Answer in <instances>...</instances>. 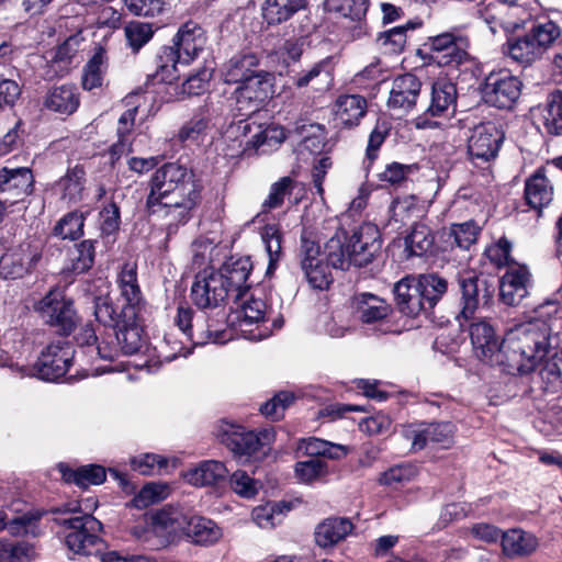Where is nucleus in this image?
I'll return each mask as SVG.
<instances>
[{
    "label": "nucleus",
    "mask_w": 562,
    "mask_h": 562,
    "mask_svg": "<svg viewBox=\"0 0 562 562\" xmlns=\"http://www.w3.org/2000/svg\"><path fill=\"white\" fill-rule=\"evenodd\" d=\"M419 289L415 277H405L394 285L395 303L401 313L415 317L427 311Z\"/></svg>",
    "instance_id": "nucleus-27"
},
{
    "label": "nucleus",
    "mask_w": 562,
    "mask_h": 562,
    "mask_svg": "<svg viewBox=\"0 0 562 562\" xmlns=\"http://www.w3.org/2000/svg\"><path fill=\"white\" fill-rule=\"evenodd\" d=\"M521 81L507 70L490 74L485 79V101L499 109L510 108L519 98Z\"/></svg>",
    "instance_id": "nucleus-17"
},
{
    "label": "nucleus",
    "mask_w": 562,
    "mask_h": 562,
    "mask_svg": "<svg viewBox=\"0 0 562 562\" xmlns=\"http://www.w3.org/2000/svg\"><path fill=\"white\" fill-rule=\"evenodd\" d=\"M235 303L241 325H251L265 321L267 305L261 297H256L254 294L248 295L246 291L241 294H236Z\"/></svg>",
    "instance_id": "nucleus-46"
},
{
    "label": "nucleus",
    "mask_w": 562,
    "mask_h": 562,
    "mask_svg": "<svg viewBox=\"0 0 562 562\" xmlns=\"http://www.w3.org/2000/svg\"><path fill=\"white\" fill-rule=\"evenodd\" d=\"M65 544L74 554L97 557L101 562H158L145 554L123 555L117 551H105V542L98 536L101 522L90 514L63 520Z\"/></svg>",
    "instance_id": "nucleus-3"
},
{
    "label": "nucleus",
    "mask_w": 562,
    "mask_h": 562,
    "mask_svg": "<svg viewBox=\"0 0 562 562\" xmlns=\"http://www.w3.org/2000/svg\"><path fill=\"white\" fill-rule=\"evenodd\" d=\"M368 102L360 94H345L337 98L334 104V114L336 121L346 127L359 125L366 115Z\"/></svg>",
    "instance_id": "nucleus-33"
},
{
    "label": "nucleus",
    "mask_w": 562,
    "mask_h": 562,
    "mask_svg": "<svg viewBox=\"0 0 562 562\" xmlns=\"http://www.w3.org/2000/svg\"><path fill=\"white\" fill-rule=\"evenodd\" d=\"M261 238L269 257L267 273H271L282 258V233L277 224H268L262 228Z\"/></svg>",
    "instance_id": "nucleus-53"
},
{
    "label": "nucleus",
    "mask_w": 562,
    "mask_h": 562,
    "mask_svg": "<svg viewBox=\"0 0 562 562\" xmlns=\"http://www.w3.org/2000/svg\"><path fill=\"white\" fill-rule=\"evenodd\" d=\"M0 557L1 562H33L37 552L35 546L26 541H2Z\"/></svg>",
    "instance_id": "nucleus-59"
},
{
    "label": "nucleus",
    "mask_w": 562,
    "mask_h": 562,
    "mask_svg": "<svg viewBox=\"0 0 562 562\" xmlns=\"http://www.w3.org/2000/svg\"><path fill=\"white\" fill-rule=\"evenodd\" d=\"M37 517L29 513L10 517L7 510H0V531L8 529L13 536H23L33 532Z\"/></svg>",
    "instance_id": "nucleus-61"
},
{
    "label": "nucleus",
    "mask_w": 562,
    "mask_h": 562,
    "mask_svg": "<svg viewBox=\"0 0 562 562\" xmlns=\"http://www.w3.org/2000/svg\"><path fill=\"white\" fill-rule=\"evenodd\" d=\"M95 240L85 239L75 246L70 252L71 271L75 273H83L88 271L94 262Z\"/></svg>",
    "instance_id": "nucleus-62"
},
{
    "label": "nucleus",
    "mask_w": 562,
    "mask_h": 562,
    "mask_svg": "<svg viewBox=\"0 0 562 562\" xmlns=\"http://www.w3.org/2000/svg\"><path fill=\"white\" fill-rule=\"evenodd\" d=\"M221 442L238 459L249 460L263 453L272 435L269 430L255 432L244 427L224 423L217 434Z\"/></svg>",
    "instance_id": "nucleus-8"
},
{
    "label": "nucleus",
    "mask_w": 562,
    "mask_h": 562,
    "mask_svg": "<svg viewBox=\"0 0 562 562\" xmlns=\"http://www.w3.org/2000/svg\"><path fill=\"white\" fill-rule=\"evenodd\" d=\"M531 276L524 265H509L499 282V296L508 306L518 305L528 295Z\"/></svg>",
    "instance_id": "nucleus-23"
},
{
    "label": "nucleus",
    "mask_w": 562,
    "mask_h": 562,
    "mask_svg": "<svg viewBox=\"0 0 562 562\" xmlns=\"http://www.w3.org/2000/svg\"><path fill=\"white\" fill-rule=\"evenodd\" d=\"M116 283L121 297L125 302L122 308L140 311L143 295L138 284L136 263H124L117 273Z\"/></svg>",
    "instance_id": "nucleus-32"
},
{
    "label": "nucleus",
    "mask_w": 562,
    "mask_h": 562,
    "mask_svg": "<svg viewBox=\"0 0 562 562\" xmlns=\"http://www.w3.org/2000/svg\"><path fill=\"white\" fill-rule=\"evenodd\" d=\"M205 43V32L199 24L191 21L183 24L173 38V45L162 48L156 78L167 83L177 80V65L190 64L203 50Z\"/></svg>",
    "instance_id": "nucleus-4"
},
{
    "label": "nucleus",
    "mask_w": 562,
    "mask_h": 562,
    "mask_svg": "<svg viewBox=\"0 0 562 562\" xmlns=\"http://www.w3.org/2000/svg\"><path fill=\"white\" fill-rule=\"evenodd\" d=\"M76 350L67 340H57L49 344L34 363L33 378L44 381H56L64 376L72 366Z\"/></svg>",
    "instance_id": "nucleus-11"
},
{
    "label": "nucleus",
    "mask_w": 562,
    "mask_h": 562,
    "mask_svg": "<svg viewBox=\"0 0 562 562\" xmlns=\"http://www.w3.org/2000/svg\"><path fill=\"white\" fill-rule=\"evenodd\" d=\"M42 254V246L36 241H23L8 248L0 257V276L3 279H19L32 273Z\"/></svg>",
    "instance_id": "nucleus-13"
},
{
    "label": "nucleus",
    "mask_w": 562,
    "mask_h": 562,
    "mask_svg": "<svg viewBox=\"0 0 562 562\" xmlns=\"http://www.w3.org/2000/svg\"><path fill=\"white\" fill-rule=\"evenodd\" d=\"M352 304L356 317L363 324L380 323L391 313V306L383 299L371 293L355 295Z\"/></svg>",
    "instance_id": "nucleus-31"
},
{
    "label": "nucleus",
    "mask_w": 562,
    "mask_h": 562,
    "mask_svg": "<svg viewBox=\"0 0 562 562\" xmlns=\"http://www.w3.org/2000/svg\"><path fill=\"white\" fill-rule=\"evenodd\" d=\"M33 183L32 171L26 168H2L0 169V190L7 191L19 189L23 193H29Z\"/></svg>",
    "instance_id": "nucleus-55"
},
{
    "label": "nucleus",
    "mask_w": 562,
    "mask_h": 562,
    "mask_svg": "<svg viewBox=\"0 0 562 562\" xmlns=\"http://www.w3.org/2000/svg\"><path fill=\"white\" fill-rule=\"evenodd\" d=\"M537 9L536 0L533 2L483 0L479 4L477 14L488 25L493 34L497 33L498 30L512 33L525 29L532 21L533 12Z\"/></svg>",
    "instance_id": "nucleus-5"
},
{
    "label": "nucleus",
    "mask_w": 562,
    "mask_h": 562,
    "mask_svg": "<svg viewBox=\"0 0 562 562\" xmlns=\"http://www.w3.org/2000/svg\"><path fill=\"white\" fill-rule=\"evenodd\" d=\"M544 328L535 323H520L509 328L499 342L494 327L487 321L470 325V338L475 357L490 366H497L507 374L527 376L549 346Z\"/></svg>",
    "instance_id": "nucleus-1"
},
{
    "label": "nucleus",
    "mask_w": 562,
    "mask_h": 562,
    "mask_svg": "<svg viewBox=\"0 0 562 562\" xmlns=\"http://www.w3.org/2000/svg\"><path fill=\"white\" fill-rule=\"evenodd\" d=\"M306 0H265L262 16L268 24H280L305 7Z\"/></svg>",
    "instance_id": "nucleus-47"
},
{
    "label": "nucleus",
    "mask_w": 562,
    "mask_h": 562,
    "mask_svg": "<svg viewBox=\"0 0 562 562\" xmlns=\"http://www.w3.org/2000/svg\"><path fill=\"white\" fill-rule=\"evenodd\" d=\"M553 198V187L544 176L542 169H538L529 177L525 184V199L536 210L547 206Z\"/></svg>",
    "instance_id": "nucleus-39"
},
{
    "label": "nucleus",
    "mask_w": 562,
    "mask_h": 562,
    "mask_svg": "<svg viewBox=\"0 0 562 562\" xmlns=\"http://www.w3.org/2000/svg\"><path fill=\"white\" fill-rule=\"evenodd\" d=\"M457 105V88L453 82L447 78H438L431 87L430 104L425 114L414 120V125L418 130L435 128L439 123L432 119L436 116L453 113Z\"/></svg>",
    "instance_id": "nucleus-15"
},
{
    "label": "nucleus",
    "mask_w": 562,
    "mask_h": 562,
    "mask_svg": "<svg viewBox=\"0 0 562 562\" xmlns=\"http://www.w3.org/2000/svg\"><path fill=\"white\" fill-rule=\"evenodd\" d=\"M148 188L147 209L167 218L169 232L188 223L201 201V186L193 171L176 162L156 169Z\"/></svg>",
    "instance_id": "nucleus-2"
},
{
    "label": "nucleus",
    "mask_w": 562,
    "mask_h": 562,
    "mask_svg": "<svg viewBox=\"0 0 562 562\" xmlns=\"http://www.w3.org/2000/svg\"><path fill=\"white\" fill-rule=\"evenodd\" d=\"M35 311L46 324L66 336L72 333L78 321L72 301L60 290L49 291L37 302Z\"/></svg>",
    "instance_id": "nucleus-10"
},
{
    "label": "nucleus",
    "mask_w": 562,
    "mask_h": 562,
    "mask_svg": "<svg viewBox=\"0 0 562 562\" xmlns=\"http://www.w3.org/2000/svg\"><path fill=\"white\" fill-rule=\"evenodd\" d=\"M297 451H301L310 457L323 456L330 459H338L346 454L345 447L316 437L301 439L297 443Z\"/></svg>",
    "instance_id": "nucleus-52"
},
{
    "label": "nucleus",
    "mask_w": 562,
    "mask_h": 562,
    "mask_svg": "<svg viewBox=\"0 0 562 562\" xmlns=\"http://www.w3.org/2000/svg\"><path fill=\"white\" fill-rule=\"evenodd\" d=\"M559 303L555 300H546L539 304L535 310V316L527 323L543 324L550 327L551 334L559 336L557 329L562 328V319L559 315Z\"/></svg>",
    "instance_id": "nucleus-58"
},
{
    "label": "nucleus",
    "mask_w": 562,
    "mask_h": 562,
    "mask_svg": "<svg viewBox=\"0 0 562 562\" xmlns=\"http://www.w3.org/2000/svg\"><path fill=\"white\" fill-rule=\"evenodd\" d=\"M294 470L296 479L305 484L319 481L328 473L327 463L317 458L296 462Z\"/></svg>",
    "instance_id": "nucleus-64"
},
{
    "label": "nucleus",
    "mask_w": 562,
    "mask_h": 562,
    "mask_svg": "<svg viewBox=\"0 0 562 562\" xmlns=\"http://www.w3.org/2000/svg\"><path fill=\"white\" fill-rule=\"evenodd\" d=\"M252 134L254 136H250L251 139L257 140L256 142V150L257 153H267L278 145H280L286 137L285 132L283 127L270 124L267 126H263L261 124H257L252 121Z\"/></svg>",
    "instance_id": "nucleus-50"
},
{
    "label": "nucleus",
    "mask_w": 562,
    "mask_h": 562,
    "mask_svg": "<svg viewBox=\"0 0 562 562\" xmlns=\"http://www.w3.org/2000/svg\"><path fill=\"white\" fill-rule=\"evenodd\" d=\"M184 536L196 544L210 546L217 542L223 532L213 520L190 513Z\"/></svg>",
    "instance_id": "nucleus-44"
},
{
    "label": "nucleus",
    "mask_w": 562,
    "mask_h": 562,
    "mask_svg": "<svg viewBox=\"0 0 562 562\" xmlns=\"http://www.w3.org/2000/svg\"><path fill=\"white\" fill-rule=\"evenodd\" d=\"M352 524L347 518H327L315 530V541L322 548L333 547L344 540L351 531Z\"/></svg>",
    "instance_id": "nucleus-40"
},
{
    "label": "nucleus",
    "mask_w": 562,
    "mask_h": 562,
    "mask_svg": "<svg viewBox=\"0 0 562 562\" xmlns=\"http://www.w3.org/2000/svg\"><path fill=\"white\" fill-rule=\"evenodd\" d=\"M326 260L335 269L348 270L353 266V256L349 249L345 232H337L325 245Z\"/></svg>",
    "instance_id": "nucleus-45"
},
{
    "label": "nucleus",
    "mask_w": 562,
    "mask_h": 562,
    "mask_svg": "<svg viewBox=\"0 0 562 562\" xmlns=\"http://www.w3.org/2000/svg\"><path fill=\"white\" fill-rule=\"evenodd\" d=\"M420 88L422 82L412 74L396 77L392 82L387 106L404 113L411 111L416 105Z\"/></svg>",
    "instance_id": "nucleus-25"
},
{
    "label": "nucleus",
    "mask_w": 562,
    "mask_h": 562,
    "mask_svg": "<svg viewBox=\"0 0 562 562\" xmlns=\"http://www.w3.org/2000/svg\"><path fill=\"white\" fill-rule=\"evenodd\" d=\"M225 280L216 270L209 268L196 273L191 286L190 296L200 310H215L228 296Z\"/></svg>",
    "instance_id": "nucleus-14"
},
{
    "label": "nucleus",
    "mask_w": 562,
    "mask_h": 562,
    "mask_svg": "<svg viewBox=\"0 0 562 562\" xmlns=\"http://www.w3.org/2000/svg\"><path fill=\"white\" fill-rule=\"evenodd\" d=\"M417 281L427 310L432 308L447 292V281L437 274H422L417 278Z\"/></svg>",
    "instance_id": "nucleus-54"
},
{
    "label": "nucleus",
    "mask_w": 562,
    "mask_h": 562,
    "mask_svg": "<svg viewBox=\"0 0 562 562\" xmlns=\"http://www.w3.org/2000/svg\"><path fill=\"white\" fill-rule=\"evenodd\" d=\"M176 324L194 345L218 344L220 329L210 328V315L205 312L194 314L190 307L179 306Z\"/></svg>",
    "instance_id": "nucleus-18"
},
{
    "label": "nucleus",
    "mask_w": 562,
    "mask_h": 562,
    "mask_svg": "<svg viewBox=\"0 0 562 562\" xmlns=\"http://www.w3.org/2000/svg\"><path fill=\"white\" fill-rule=\"evenodd\" d=\"M53 193L67 204L82 201L86 190V171L76 165L56 181L52 187Z\"/></svg>",
    "instance_id": "nucleus-29"
},
{
    "label": "nucleus",
    "mask_w": 562,
    "mask_h": 562,
    "mask_svg": "<svg viewBox=\"0 0 562 562\" xmlns=\"http://www.w3.org/2000/svg\"><path fill=\"white\" fill-rule=\"evenodd\" d=\"M348 245L353 256V266H367L381 250L379 229L372 224H363L350 236Z\"/></svg>",
    "instance_id": "nucleus-22"
},
{
    "label": "nucleus",
    "mask_w": 562,
    "mask_h": 562,
    "mask_svg": "<svg viewBox=\"0 0 562 562\" xmlns=\"http://www.w3.org/2000/svg\"><path fill=\"white\" fill-rule=\"evenodd\" d=\"M480 227L473 221L453 224L447 233L448 241L461 249H469L479 236Z\"/></svg>",
    "instance_id": "nucleus-60"
},
{
    "label": "nucleus",
    "mask_w": 562,
    "mask_h": 562,
    "mask_svg": "<svg viewBox=\"0 0 562 562\" xmlns=\"http://www.w3.org/2000/svg\"><path fill=\"white\" fill-rule=\"evenodd\" d=\"M273 87L274 75L272 72L261 69L255 71L234 91L238 111L245 113L257 111L272 97Z\"/></svg>",
    "instance_id": "nucleus-12"
},
{
    "label": "nucleus",
    "mask_w": 562,
    "mask_h": 562,
    "mask_svg": "<svg viewBox=\"0 0 562 562\" xmlns=\"http://www.w3.org/2000/svg\"><path fill=\"white\" fill-rule=\"evenodd\" d=\"M504 133L496 124L486 122L476 125L468 139V155L470 161L482 169H490L496 159Z\"/></svg>",
    "instance_id": "nucleus-9"
},
{
    "label": "nucleus",
    "mask_w": 562,
    "mask_h": 562,
    "mask_svg": "<svg viewBox=\"0 0 562 562\" xmlns=\"http://www.w3.org/2000/svg\"><path fill=\"white\" fill-rule=\"evenodd\" d=\"M289 512L290 506L286 503L272 502L255 507L251 513V518L259 528L272 529L283 521Z\"/></svg>",
    "instance_id": "nucleus-48"
},
{
    "label": "nucleus",
    "mask_w": 562,
    "mask_h": 562,
    "mask_svg": "<svg viewBox=\"0 0 562 562\" xmlns=\"http://www.w3.org/2000/svg\"><path fill=\"white\" fill-rule=\"evenodd\" d=\"M251 265L248 259L239 258L234 261L225 262L217 273H221L225 280L224 285L227 292L241 294L248 290L247 280L250 274Z\"/></svg>",
    "instance_id": "nucleus-41"
},
{
    "label": "nucleus",
    "mask_w": 562,
    "mask_h": 562,
    "mask_svg": "<svg viewBox=\"0 0 562 562\" xmlns=\"http://www.w3.org/2000/svg\"><path fill=\"white\" fill-rule=\"evenodd\" d=\"M106 70L105 55L101 49L98 50L87 63L82 75V87L86 90L101 88L104 81Z\"/></svg>",
    "instance_id": "nucleus-56"
},
{
    "label": "nucleus",
    "mask_w": 562,
    "mask_h": 562,
    "mask_svg": "<svg viewBox=\"0 0 562 562\" xmlns=\"http://www.w3.org/2000/svg\"><path fill=\"white\" fill-rule=\"evenodd\" d=\"M537 547V538L522 529H509L502 535V550L508 558L530 555L536 551Z\"/></svg>",
    "instance_id": "nucleus-35"
},
{
    "label": "nucleus",
    "mask_w": 562,
    "mask_h": 562,
    "mask_svg": "<svg viewBox=\"0 0 562 562\" xmlns=\"http://www.w3.org/2000/svg\"><path fill=\"white\" fill-rule=\"evenodd\" d=\"M454 426L451 423H431L411 427L405 436L412 440L415 450H422L428 443L449 447L452 443Z\"/></svg>",
    "instance_id": "nucleus-24"
},
{
    "label": "nucleus",
    "mask_w": 562,
    "mask_h": 562,
    "mask_svg": "<svg viewBox=\"0 0 562 562\" xmlns=\"http://www.w3.org/2000/svg\"><path fill=\"white\" fill-rule=\"evenodd\" d=\"M75 338L82 352H87L90 359L100 358L113 361L117 358V347L110 346L105 340L99 341L95 329L91 324L82 326Z\"/></svg>",
    "instance_id": "nucleus-34"
},
{
    "label": "nucleus",
    "mask_w": 562,
    "mask_h": 562,
    "mask_svg": "<svg viewBox=\"0 0 562 562\" xmlns=\"http://www.w3.org/2000/svg\"><path fill=\"white\" fill-rule=\"evenodd\" d=\"M190 510L179 505H165L148 515L149 532L156 538L155 547L176 543L186 533Z\"/></svg>",
    "instance_id": "nucleus-7"
},
{
    "label": "nucleus",
    "mask_w": 562,
    "mask_h": 562,
    "mask_svg": "<svg viewBox=\"0 0 562 562\" xmlns=\"http://www.w3.org/2000/svg\"><path fill=\"white\" fill-rule=\"evenodd\" d=\"M4 353L3 366L8 367L20 378H33L36 371L31 360L34 353L33 344L24 339L16 330L7 333L1 342Z\"/></svg>",
    "instance_id": "nucleus-16"
},
{
    "label": "nucleus",
    "mask_w": 562,
    "mask_h": 562,
    "mask_svg": "<svg viewBox=\"0 0 562 562\" xmlns=\"http://www.w3.org/2000/svg\"><path fill=\"white\" fill-rule=\"evenodd\" d=\"M140 99H146V95L143 93H131L124 99L126 105L130 106V109H127L119 119V142L113 145L114 153H122L125 149H130L131 144L128 136L133 130L135 116L140 106Z\"/></svg>",
    "instance_id": "nucleus-43"
},
{
    "label": "nucleus",
    "mask_w": 562,
    "mask_h": 562,
    "mask_svg": "<svg viewBox=\"0 0 562 562\" xmlns=\"http://www.w3.org/2000/svg\"><path fill=\"white\" fill-rule=\"evenodd\" d=\"M333 70L331 58L327 57L292 76L291 82L299 89L307 87L314 90L328 89L333 83Z\"/></svg>",
    "instance_id": "nucleus-28"
},
{
    "label": "nucleus",
    "mask_w": 562,
    "mask_h": 562,
    "mask_svg": "<svg viewBox=\"0 0 562 562\" xmlns=\"http://www.w3.org/2000/svg\"><path fill=\"white\" fill-rule=\"evenodd\" d=\"M252 121L250 119L232 122L222 134L223 153L228 158L256 154V142L251 139Z\"/></svg>",
    "instance_id": "nucleus-19"
},
{
    "label": "nucleus",
    "mask_w": 562,
    "mask_h": 562,
    "mask_svg": "<svg viewBox=\"0 0 562 562\" xmlns=\"http://www.w3.org/2000/svg\"><path fill=\"white\" fill-rule=\"evenodd\" d=\"M259 58L254 53L233 56L221 68V76L227 85H241L258 70Z\"/></svg>",
    "instance_id": "nucleus-30"
},
{
    "label": "nucleus",
    "mask_w": 562,
    "mask_h": 562,
    "mask_svg": "<svg viewBox=\"0 0 562 562\" xmlns=\"http://www.w3.org/2000/svg\"><path fill=\"white\" fill-rule=\"evenodd\" d=\"M324 8L351 20H360L368 9L366 0H325Z\"/></svg>",
    "instance_id": "nucleus-63"
},
{
    "label": "nucleus",
    "mask_w": 562,
    "mask_h": 562,
    "mask_svg": "<svg viewBox=\"0 0 562 562\" xmlns=\"http://www.w3.org/2000/svg\"><path fill=\"white\" fill-rule=\"evenodd\" d=\"M93 313L100 324L112 329L119 325L123 318L122 306H114L113 300L109 295L97 296L94 299Z\"/></svg>",
    "instance_id": "nucleus-57"
},
{
    "label": "nucleus",
    "mask_w": 562,
    "mask_h": 562,
    "mask_svg": "<svg viewBox=\"0 0 562 562\" xmlns=\"http://www.w3.org/2000/svg\"><path fill=\"white\" fill-rule=\"evenodd\" d=\"M543 127L551 135H562V91L551 92L541 111Z\"/></svg>",
    "instance_id": "nucleus-49"
},
{
    "label": "nucleus",
    "mask_w": 562,
    "mask_h": 562,
    "mask_svg": "<svg viewBox=\"0 0 562 562\" xmlns=\"http://www.w3.org/2000/svg\"><path fill=\"white\" fill-rule=\"evenodd\" d=\"M227 468L221 461L206 460L184 473V480L194 486L215 485L225 480Z\"/></svg>",
    "instance_id": "nucleus-37"
},
{
    "label": "nucleus",
    "mask_w": 562,
    "mask_h": 562,
    "mask_svg": "<svg viewBox=\"0 0 562 562\" xmlns=\"http://www.w3.org/2000/svg\"><path fill=\"white\" fill-rule=\"evenodd\" d=\"M79 92L72 85L52 88L45 98V106L59 114H72L79 106Z\"/></svg>",
    "instance_id": "nucleus-42"
},
{
    "label": "nucleus",
    "mask_w": 562,
    "mask_h": 562,
    "mask_svg": "<svg viewBox=\"0 0 562 562\" xmlns=\"http://www.w3.org/2000/svg\"><path fill=\"white\" fill-rule=\"evenodd\" d=\"M460 288L462 293V310L460 312V316L464 319H470L480 304V293L483 291V299H488L491 296L486 283L484 280L477 277H462L460 279Z\"/></svg>",
    "instance_id": "nucleus-38"
},
{
    "label": "nucleus",
    "mask_w": 562,
    "mask_h": 562,
    "mask_svg": "<svg viewBox=\"0 0 562 562\" xmlns=\"http://www.w3.org/2000/svg\"><path fill=\"white\" fill-rule=\"evenodd\" d=\"M139 311L132 308H122V319L113 329L115 330L116 342L110 346L117 347V356L120 352L124 355L136 353L143 346V325L139 319Z\"/></svg>",
    "instance_id": "nucleus-21"
},
{
    "label": "nucleus",
    "mask_w": 562,
    "mask_h": 562,
    "mask_svg": "<svg viewBox=\"0 0 562 562\" xmlns=\"http://www.w3.org/2000/svg\"><path fill=\"white\" fill-rule=\"evenodd\" d=\"M560 35L561 29L555 22H535L525 35L507 40L506 53L514 61L529 66L540 59Z\"/></svg>",
    "instance_id": "nucleus-6"
},
{
    "label": "nucleus",
    "mask_w": 562,
    "mask_h": 562,
    "mask_svg": "<svg viewBox=\"0 0 562 562\" xmlns=\"http://www.w3.org/2000/svg\"><path fill=\"white\" fill-rule=\"evenodd\" d=\"M434 241L430 227L424 223H416L405 238V246L411 256H423L432 248Z\"/></svg>",
    "instance_id": "nucleus-51"
},
{
    "label": "nucleus",
    "mask_w": 562,
    "mask_h": 562,
    "mask_svg": "<svg viewBox=\"0 0 562 562\" xmlns=\"http://www.w3.org/2000/svg\"><path fill=\"white\" fill-rule=\"evenodd\" d=\"M537 326L546 329L549 346L546 348L547 350H544L543 356H541V359H539L535 368L528 371L527 375L538 372L541 378L549 383H562V350L561 353L558 352L559 336L551 334L550 327L541 323L537 324Z\"/></svg>",
    "instance_id": "nucleus-26"
},
{
    "label": "nucleus",
    "mask_w": 562,
    "mask_h": 562,
    "mask_svg": "<svg viewBox=\"0 0 562 562\" xmlns=\"http://www.w3.org/2000/svg\"><path fill=\"white\" fill-rule=\"evenodd\" d=\"M468 40L461 35L442 33L429 38L430 57L440 66H458L469 57Z\"/></svg>",
    "instance_id": "nucleus-20"
},
{
    "label": "nucleus",
    "mask_w": 562,
    "mask_h": 562,
    "mask_svg": "<svg viewBox=\"0 0 562 562\" xmlns=\"http://www.w3.org/2000/svg\"><path fill=\"white\" fill-rule=\"evenodd\" d=\"M58 471L65 482L74 483L81 488L99 485L106 479L105 469L98 464H87L72 469L67 464L60 463L58 464Z\"/></svg>",
    "instance_id": "nucleus-36"
}]
</instances>
